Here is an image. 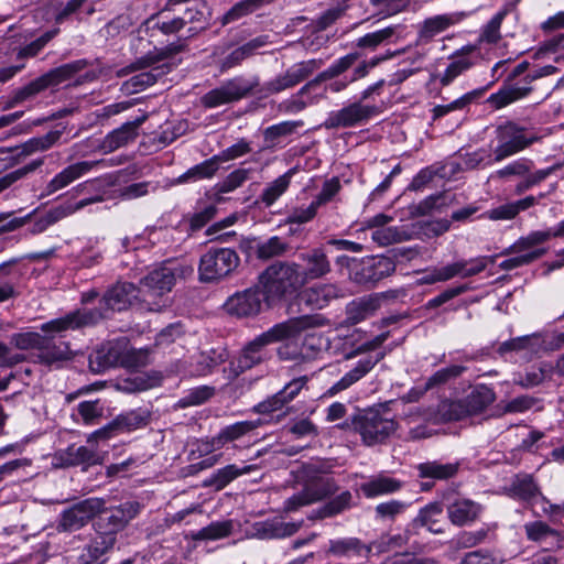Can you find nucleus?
<instances>
[{"label": "nucleus", "mask_w": 564, "mask_h": 564, "mask_svg": "<svg viewBox=\"0 0 564 564\" xmlns=\"http://www.w3.org/2000/svg\"><path fill=\"white\" fill-rule=\"evenodd\" d=\"M105 510L102 498H88L63 510L56 521V530L59 533H72L80 530L97 514Z\"/></svg>", "instance_id": "f8f14e48"}, {"label": "nucleus", "mask_w": 564, "mask_h": 564, "mask_svg": "<svg viewBox=\"0 0 564 564\" xmlns=\"http://www.w3.org/2000/svg\"><path fill=\"white\" fill-rule=\"evenodd\" d=\"M260 283L269 296L279 299L305 285L300 264L289 261H276L269 265L261 273Z\"/></svg>", "instance_id": "6e6552de"}, {"label": "nucleus", "mask_w": 564, "mask_h": 564, "mask_svg": "<svg viewBox=\"0 0 564 564\" xmlns=\"http://www.w3.org/2000/svg\"><path fill=\"white\" fill-rule=\"evenodd\" d=\"M194 269L192 265L177 261H166L150 271L140 280L139 290L148 310L160 312L164 307H167L170 303L164 295L172 291L178 279H186L192 275Z\"/></svg>", "instance_id": "7ed1b4c3"}, {"label": "nucleus", "mask_w": 564, "mask_h": 564, "mask_svg": "<svg viewBox=\"0 0 564 564\" xmlns=\"http://www.w3.org/2000/svg\"><path fill=\"white\" fill-rule=\"evenodd\" d=\"M88 65L86 59H77L48 70L23 87L15 89L6 100L3 109L8 110L25 100L34 98L50 87H55L82 72Z\"/></svg>", "instance_id": "0eeeda50"}, {"label": "nucleus", "mask_w": 564, "mask_h": 564, "mask_svg": "<svg viewBox=\"0 0 564 564\" xmlns=\"http://www.w3.org/2000/svg\"><path fill=\"white\" fill-rule=\"evenodd\" d=\"M11 343L19 349H36L45 343V336L36 332L18 333L11 336Z\"/></svg>", "instance_id": "774afa93"}, {"label": "nucleus", "mask_w": 564, "mask_h": 564, "mask_svg": "<svg viewBox=\"0 0 564 564\" xmlns=\"http://www.w3.org/2000/svg\"><path fill=\"white\" fill-rule=\"evenodd\" d=\"M360 57V54L355 52L347 54L340 58H338L335 63H333L327 69L321 72L315 78L306 83V87L304 90L314 89L321 83L330 80L333 78L338 77L348 70Z\"/></svg>", "instance_id": "ea45409f"}, {"label": "nucleus", "mask_w": 564, "mask_h": 564, "mask_svg": "<svg viewBox=\"0 0 564 564\" xmlns=\"http://www.w3.org/2000/svg\"><path fill=\"white\" fill-rule=\"evenodd\" d=\"M88 65L86 59H77L48 70L23 87L15 89L6 100L3 109L8 110L25 100L34 98L50 87H55L82 72Z\"/></svg>", "instance_id": "423d86ee"}, {"label": "nucleus", "mask_w": 564, "mask_h": 564, "mask_svg": "<svg viewBox=\"0 0 564 564\" xmlns=\"http://www.w3.org/2000/svg\"><path fill=\"white\" fill-rule=\"evenodd\" d=\"M498 145L494 150V162H501L540 140L532 130L513 121H507L496 129Z\"/></svg>", "instance_id": "1a4fd4ad"}, {"label": "nucleus", "mask_w": 564, "mask_h": 564, "mask_svg": "<svg viewBox=\"0 0 564 564\" xmlns=\"http://www.w3.org/2000/svg\"><path fill=\"white\" fill-rule=\"evenodd\" d=\"M550 240V234L546 230H535L531 231L527 236L520 237L516 240L510 247L506 248L501 256H509L512 253H532L540 252L536 257V260L542 258L547 249L541 247V245L545 243Z\"/></svg>", "instance_id": "c756f323"}, {"label": "nucleus", "mask_w": 564, "mask_h": 564, "mask_svg": "<svg viewBox=\"0 0 564 564\" xmlns=\"http://www.w3.org/2000/svg\"><path fill=\"white\" fill-rule=\"evenodd\" d=\"M341 290L332 283H325L310 288L303 292L306 304L314 308L325 307L332 300L340 297Z\"/></svg>", "instance_id": "4c0bfd02"}, {"label": "nucleus", "mask_w": 564, "mask_h": 564, "mask_svg": "<svg viewBox=\"0 0 564 564\" xmlns=\"http://www.w3.org/2000/svg\"><path fill=\"white\" fill-rule=\"evenodd\" d=\"M377 112L375 106H366L361 102H352L328 115L324 122L326 129L350 128L367 121Z\"/></svg>", "instance_id": "6ab92c4d"}, {"label": "nucleus", "mask_w": 564, "mask_h": 564, "mask_svg": "<svg viewBox=\"0 0 564 564\" xmlns=\"http://www.w3.org/2000/svg\"><path fill=\"white\" fill-rule=\"evenodd\" d=\"M137 297L138 291L134 284L129 282L118 283L104 294L98 307L78 308L69 312L62 317L42 324L41 330L62 333L95 326L102 319L108 318L109 313L126 310Z\"/></svg>", "instance_id": "f257e3e1"}, {"label": "nucleus", "mask_w": 564, "mask_h": 564, "mask_svg": "<svg viewBox=\"0 0 564 564\" xmlns=\"http://www.w3.org/2000/svg\"><path fill=\"white\" fill-rule=\"evenodd\" d=\"M442 514L443 509L441 505L434 502L421 509L414 521L415 523L427 528L429 531L440 534L443 533V527L441 521Z\"/></svg>", "instance_id": "de8ad7c7"}, {"label": "nucleus", "mask_w": 564, "mask_h": 564, "mask_svg": "<svg viewBox=\"0 0 564 564\" xmlns=\"http://www.w3.org/2000/svg\"><path fill=\"white\" fill-rule=\"evenodd\" d=\"M45 163V156H41L37 159H34L30 161L29 163L24 164L23 166L11 171L7 173L6 175L0 177V193L4 192L6 189L10 188L13 184H15L18 181L26 177L28 175L34 173L39 169L43 166Z\"/></svg>", "instance_id": "09e8293b"}, {"label": "nucleus", "mask_w": 564, "mask_h": 564, "mask_svg": "<svg viewBox=\"0 0 564 564\" xmlns=\"http://www.w3.org/2000/svg\"><path fill=\"white\" fill-rule=\"evenodd\" d=\"M117 538L109 533L97 532V536L90 541L79 556L80 564H90L110 551L116 544Z\"/></svg>", "instance_id": "e433bc0d"}, {"label": "nucleus", "mask_w": 564, "mask_h": 564, "mask_svg": "<svg viewBox=\"0 0 564 564\" xmlns=\"http://www.w3.org/2000/svg\"><path fill=\"white\" fill-rule=\"evenodd\" d=\"M238 253L230 248H210L199 260L198 274L203 282H217L229 276L239 265Z\"/></svg>", "instance_id": "9b49d317"}, {"label": "nucleus", "mask_w": 564, "mask_h": 564, "mask_svg": "<svg viewBox=\"0 0 564 564\" xmlns=\"http://www.w3.org/2000/svg\"><path fill=\"white\" fill-rule=\"evenodd\" d=\"M529 68V62L524 61L518 64L512 72L509 74L505 84L500 89L491 94L486 102L494 110H500L522 98H525L532 90L533 87L530 85L532 82L540 79L545 76L553 75L557 72V68L553 65H546L529 73L524 78L525 85L519 86L513 84V80L524 74Z\"/></svg>", "instance_id": "39448f33"}, {"label": "nucleus", "mask_w": 564, "mask_h": 564, "mask_svg": "<svg viewBox=\"0 0 564 564\" xmlns=\"http://www.w3.org/2000/svg\"><path fill=\"white\" fill-rule=\"evenodd\" d=\"M63 134V130H52L44 135L34 137L14 148H0V160L9 161L6 167H12L23 163L36 152H43L56 144Z\"/></svg>", "instance_id": "2eb2a0df"}, {"label": "nucleus", "mask_w": 564, "mask_h": 564, "mask_svg": "<svg viewBox=\"0 0 564 564\" xmlns=\"http://www.w3.org/2000/svg\"><path fill=\"white\" fill-rule=\"evenodd\" d=\"M147 118V115H142L133 121H128L118 129L109 132L100 142L99 150L104 153H111L133 142L139 134V128L143 124Z\"/></svg>", "instance_id": "a878e982"}, {"label": "nucleus", "mask_w": 564, "mask_h": 564, "mask_svg": "<svg viewBox=\"0 0 564 564\" xmlns=\"http://www.w3.org/2000/svg\"><path fill=\"white\" fill-rule=\"evenodd\" d=\"M354 424L367 445L384 442L397 430V423L392 419L375 410L358 415Z\"/></svg>", "instance_id": "4468645a"}, {"label": "nucleus", "mask_w": 564, "mask_h": 564, "mask_svg": "<svg viewBox=\"0 0 564 564\" xmlns=\"http://www.w3.org/2000/svg\"><path fill=\"white\" fill-rule=\"evenodd\" d=\"M507 12L508 11L506 9L499 11L487 24L484 25L478 39L479 44H496L500 41V28L507 15Z\"/></svg>", "instance_id": "13d9d810"}, {"label": "nucleus", "mask_w": 564, "mask_h": 564, "mask_svg": "<svg viewBox=\"0 0 564 564\" xmlns=\"http://www.w3.org/2000/svg\"><path fill=\"white\" fill-rule=\"evenodd\" d=\"M455 23L452 15L442 14L426 19L420 30V36L422 39H432L436 34L445 31L448 26Z\"/></svg>", "instance_id": "052dcab7"}, {"label": "nucleus", "mask_w": 564, "mask_h": 564, "mask_svg": "<svg viewBox=\"0 0 564 564\" xmlns=\"http://www.w3.org/2000/svg\"><path fill=\"white\" fill-rule=\"evenodd\" d=\"M416 468L421 478L447 480L456 476L459 469V463L442 464L437 460H433L419 464Z\"/></svg>", "instance_id": "79ce46f5"}, {"label": "nucleus", "mask_w": 564, "mask_h": 564, "mask_svg": "<svg viewBox=\"0 0 564 564\" xmlns=\"http://www.w3.org/2000/svg\"><path fill=\"white\" fill-rule=\"evenodd\" d=\"M232 529L234 522L231 520L216 521L193 533L192 539L195 541L219 540L229 536Z\"/></svg>", "instance_id": "603ef678"}, {"label": "nucleus", "mask_w": 564, "mask_h": 564, "mask_svg": "<svg viewBox=\"0 0 564 564\" xmlns=\"http://www.w3.org/2000/svg\"><path fill=\"white\" fill-rule=\"evenodd\" d=\"M228 314L238 317L256 315L261 308V296L257 289H248L230 296L225 303Z\"/></svg>", "instance_id": "cd10ccee"}, {"label": "nucleus", "mask_w": 564, "mask_h": 564, "mask_svg": "<svg viewBox=\"0 0 564 564\" xmlns=\"http://www.w3.org/2000/svg\"><path fill=\"white\" fill-rule=\"evenodd\" d=\"M61 460L64 466H84V469L102 464L104 454L95 448L87 446H68L61 455Z\"/></svg>", "instance_id": "7c9ffc66"}, {"label": "nucleus", "mask_w": 564, "mask_h": 564, "mask_svg": "<svg viewBox=\"0 0 564 564\" xmlns=\"http://www.w3.org/2000/svg\"><path fill=\"white\" fill-rule=\"evenodd\" d=\"M482 507L469 499H456L447 507V514L451 522L463 527L474 522L479 517Z\"/></svg>", "instance_id": "473e14b6"}, {"label": "nucleus", "mask_w": 564, "mask_h": 564, "mask_svg": "<svg viewBox=\"0 0 564 564\" xmlns=\"http://www.w3.org/2000/svg\"><path fill=\"white\" fill-rule=\"evenodd\" d=\"M59 33L58 28L44 32L41 36L21 47L17 53L18 59L35 57Z\"/></svg>", "instance_id": "bf43d9fd"}, {"label": "nucleus", "mask_w": 564, "mask_h": 564, "mask_svg": "<svg viewBox=\"0 0 564 564\" xmlns=\"http://www.w3.org/2000/svg\"><path fill=\"white\" fill-rule=\"evenodd\" d=\"M511 495L522 500H530L539 492V488L530 475L517 476L510 487Z\"/></svg>", "instance_id": "680f3d73"}, {"label": "nucleus", "mask_w": 564, "mask_h": 564, "mask_svg": "<svg viewBox=\"0 0 564 564\" xmlns=\"http://www.w3.org/2000/svg\"><path fill=\"white\" fill-rule=\"evenodd\" d=\"M171 11L172 9H167V4H165L156 17H151L147 21V24L165 35L177 33L185 26V21L180 15H172Z\"/></svg>", "instance_id": "c03bdc74"}, {"label": "nucleus", "mask_w": 564, "mask_h": 564, "mask_svg": "<svg viewBox=\"0 0 564 564\" xmlns=\"http://www.w3.org/2000/svg\"><path fill=\"white\" fill-rule=\"evenodd\" d=\"M533 166V162L529 159H519L507 164L502 169L497 170L491 177L507 180L511 176H524Z\"/></svg>", "instance_id": "69168bd1"}, {"label": "nucleus", "mask_w": 564, "mask_h": 564, "mask_svg": "<svg viewBox=\"0 0 564 564\" xmlns=\"http://www.w3.org/2000/svg\"><path fill=\"white\" fill-rule=\"evenodd\" d=\"M307 376H301L291 380L279 392L258 403L254 406V411L260 414H269L281 410L284 405L293 401L300 394V392L307 387Z\"/></svg>", "instance_id": "5701e85b"}, {"label": "nucleus", "mask_w": 564, "mask_h": 564, "mask_svg": "<svg viewBox=\"0 0 564 564\" xmlns=\"http://www.w3.org/2000/svg\"><path fill=\"white\" fill-rule=\"evenodd\" d=\"M45 343L41 345L39 352L35 354L36 362H40L45 366H56L59 367L63 362L69 361L74 358V352L69 347V343L59 341L56 343L54 340L55 332L45 333ZM62 332L61 334H63Z\"/></svg>", "instance_id": "393cba45"}, {"label": "nucleus", "mask_w": 564, "mask_h": 564, "mask_svg": "<svg viewBox=\"0 0 564 564\" xmlns=\"http://www.w3.org/2000/svg\"><path fill=\"white\" fill-rule=\"evenodd\" d=\"M496 400L495 391L485 386H477L466 398H464L466 410L468 415H475L481 413Z\"/></svg>", "instance_id": "a19ab883"}, {"label": "nucleus", "mask_w": 564, "mask_h": 564, "mask_svg": "<svg viewBox=\"0 0 564 564\" xmlns=\"http://www.w3.org/2000/svg\"><path fill=\"white\" fill-rule=\"evenodd\" d=\"M400 36L401 25H390L359 37L356 42V46L359 48H368L370 51H375L378 46L384 43L393 42V37Z\"/></svg>", "instance_id": "37998d69"}, {"label": "nucleus", "mask_w": 564, "mask_h": 564, "mask_svg": "<svg viewBox=\"0 0 564 564\" xmlns=\"http://www.w3.org/2000/svg\"><path fill=\"white\" fill-rule=\"evenodd\" d=\"M259 86L260 79L258 76L251 78L236 76L203 95L200 97V105L207 109H213L231 104L248 97L254 93Z\"/></svg>", "instance_id": "9d476101"}, {"label": "nucleus", "mask_w": 564, "mask_h": 564, "mask_svg": "<svg viewBox=\"0 0 564 564\" xmlns=\"http://www.w3.org/2000/svg\"><path fill=\"white\" fill-rule=\"evenodd\" d=\"M220 156L215 155L183 173L178 177V183L196 182L204 178H210L219 169Z\"/></svg>", "instance_id": "49530a36"}, {"label": "nucleus", "mask_w": 564, "mask_h": 564, "mask_svg": "<svg viewBox=\"0 0 564 564\" xmlns=\"http://www.w3.org/2000/svg\"><path fill=\"white\" fill-rule=\"evenodd\" d=\"M100 162L101 161H79L67 165L46 184L47 194L51 195L67 187L89 173L94 167L99 165Z\"/></svg>", "instance_id": "c85d7f7f"}, {"label": "nucleus", "mask_w": 564, "mask_h": 564, "mask_svg": "<svg viewBox=\"0 0 564 564\" xmlns=\"http://www.w3.org/2000/svg\"><path fill=\"white\" fill-rule=\"evenodd\" d=\"M185 48L186 44L183 41L171 43L163 48H155L147 55L138 58L129 66L120 69L118 75L123 76L135 70L150 68L149 70L141 72L140 74L132 76L128 82H126V86L131 90V93H139L155 84L160 77L170 73L172 68L171 64H159L160 62L185 51Z\"/></svg>", "instance_id": "20e7f679"}, {"label": "nucleus", "mask_w": 564, "mask_h": 564, "mask_svg": "<svg viewBox=\"0 0 564 564\" xmlns=\"http://www.w3.org/2000/svg\"><path fill=\"white\" fill-rule=\"evenodd\" d=\"M254 465H246L238 467L235 464L227 465L223 468L217 469L209 478L204 481L205 487H213L215 490H223L228 484L238 478L241 475L248 474L254 470Z\"/></svg>", "instance_id": "58836bf2"}, {"label": "nucleus", "mask_w": 564, "mask_h": 564, "mask_svg": "<svg viewBox=\"0 0 564 564\" xmlns=\"http://www.w3.org/2000/svg\"><path fill=\"white\" fill-rule=\"evenodd\" d=\"M393 297V292H382L351 301L346 306V322L350 325H356L371 317L381 307L383 301Z\"/></svg>", "instance_id": "4be33fe9"}, {"label": "nucleus", "mask_w": 564, "mask_h": 564, "mask_svg": "<svg viewBox=\"0 0 564 564\" xmlns=\"http://www.w3.org/2000/svg\"><path fill=\"white\" fill-rule=\"evenodd\" d=\"M127 338L102 344L89 356V368L95 373H101L111 367H121Z\"/></svg>", "instance_id": "aec40b11"}, {"label": "nucleus", "mask_w": 564, "mask_h": 564, "mask_svg": "<svg viewBox=\"0 0 564 564\" xmlns=\"http://www.w3.org/2000/svg\"><path fill=\"white\" fill-rule=\"evenodd\" d=\"M330 346V339L322 333L307 334L302 343L301 350L305 362L315 359L322 351Z\"/></svg>", "instance_id": "8fccbe9b"}, {"label": "nucleus", "mask_w": 564, "mask_h": 564, "mask_svg": "<svg viewBox=\"0 0 564 564\" xmlns=\"http://www.w3.org/2000/svg\"><path fill=\"white\" fill-rule=\"evenodd\" d=\"M227 360V354L225 349L212 348L207 351H200L194 357L192 364L191 375L197 377L208 376L219 365Z\"/></svg>", "instance_id": "c9c22d12"}, {"label": "nucleus", "mask_w": 564, "mask_h": 564, "mask_svg": "<svg viewBox=\"0 0 564 564\" xmlns=\"http://www.w3.org/2000/svg\"><path fill=\"white\" fill-rule=\"evenodd\" d=\"M290 246L278 236H273L265 241L259 242L256 247V256L261 260L281 257L288 252Z\"/></svg>", "instance_id": "5fc2aeb1"}, {"label": "nucleus", "mask_w": 564, "mask_h": 564, "mask_svg": "<svg viewBox=\"0 0 564 564\" xmlns=\"http://www.w3.org/2000/svg\"><path fill=\"white\" fill-rule=\"evenodd\" d=\"M402 487L403 482L398 478L379 474L361 484L360 489L367 498H376L378 496L394 494Z\"/></svg>", "instance_id": "72a5a7b5"}, {"label": "nucleus", "mask_w": 564, "mask_h": 564, "mask_svg": "<svg viewBox=\"0 0 564 564\" xmlns=\"http://www.w3.org/2000/svg\"><path fill=\"white\" fill-rule=\"evenodd\" d=\"M292 172L279 176L276 180L271 182L261 195V200L267 205L271 206L289 187Z\"/></svg>", "instance_id": "0e129e2a"}, {"label": "nucleus", "mask_w": 564, "mask_h": 564, "mask_svg": "<svg viewBox=\"0 0 564 564\" xmlns=\"http://www.w3.org/2000/svg\"><path fill=\"white\" fill-rule=\"evenodd\" d=\"M384 358V352L379 351L375 355L361 357L337 382H335L326 392V397H334L341 391L349 389L364 377H366L375 366Z\"/></svg>", "instance_id": "412c9836"}, {"label": "nucleus", "mask_w": 564, "mask_h": 564, "mask_svg": "<svg viewBox=\"0 0 564 564\" xmlns=\"http://www.w3.org/2000/svg\"><path fill=\"white\" fill-rule=\"evenodd\" d=\"M372 551V543L370 545H364L357 539L333 541L329 546V552L337 556L367 557Z\"/></svg>", "instance_id": "a18cd8bd"}, {"label": "nucleus", "mask_w": 564, "mask_h": 564, "mask_svg": "<svg viewBox=\"0 0 564 564\" xmlns=\"http://www.w3.org/2000/svg\"><path fill=\"white\" fill-rule=\"evenodd\" d=\"M327 324V318L321 314L303 315L275 324L242 348L237 359V368L240 372L249 370L269 359L267 349L269 345L293 339L308 328L322 327Z\"/></svg>", "instance_id": "f03ea898"}, {"label": "nucleus", "mask_w": 564, "mask_h": 564, "mask_svg": "<svg viewBox=\"0 0 564 564\" xmlns=\"http://www.w3.org/2000/svg\"><path fill=\"white\" fill-rule=\"evenodd\" d=\"M150 350L148 348L135 349L127 340L121 367L127 369H138L149 364Z\"/></svg>", "instance_id": "e2e57ef3"}, {"label": "nucleus", "mask_w": 564, "mask_h": 564, "mask_svg": "<svg viewBox=\"0 0 564 564\" xmlns=\"http://www.w3.org/2000/svg\"><path fill=\"white\" fill-rule=\"evenodd\" d=\"M300 522H283L279 520H267L257 522L253 525L254 534L259 539H283L295 534L302 527Z\"/></svg>", "instance_id": "2f4dec72"}, {"label": "nucleus", "mask_w": 564, "mask_h": 564, "mask_svg": "<svg viewBox=\"0 0 564 564\" xmlns=\"http://www.w3.org/2000/svg\"><path fill=\"white\" fill-rule=\"evenodd\" d=\"M260 421H240L223 427L217 435L199 442L200 452L206 454L220 449L226 444L242 440L260 426Z\"/></svg>", "instance_id": "a211bd4d"}, {"label": "nucleus", "mask_w": 564, "mask_h": 564, "mask_svg": "<svg viewBox=\"0 0 564 564\" xmlns=\"http://www.w3.org/2000/svg\"><path fill=\"white\" fill-rule=\"evenodd\" d=\"M304 267H300L304 284L310 281L322 279L332 271L330 260L323 247L313 248L300 254Z\"/></svg>", "instance_id": "b1692460"}, {"label": "nucleus", "mask_w": 564, "mask_h": 564, "mask_svg": "<svg viewBox=\"0 0 564 564\" xmlns=\"http://www.w3.org/2000/svg\"><path fill=\"white\" fill-rule=\"evenodd\" d=\"M142 506L138 501H126L119 506L110 507L102 511L95 523L96 532L116 534L122 531L141 511Z\"/></svg>", "instance_id": "f3484780"}, {"label": "nucleus", "mask_w": 564, "mask_h": 564, "mask_svg": "<svg viewBox=\"0 0 564 564\" xmlns=\"http://www.w3.org/2000/svg\"><path fill=\"white\" fill-rule=\"evenodd\" d=\"M304 488L311 498L314 499V502L323 500L324 498L335 494L337 490L333 479L324 476L308 480Z\"/></svg>", "instance_id": "4d7b16f0"}, {"label": "nucleus", "mask_w": 564, "mask_h": 564, "mask_svg": "<svg viewBox=\"0 0 564 564\" xmlns=\"http://www.w3.org/2000/svg\"><path fill=\"white\" fill-rule=\"evenodd\" d=\"M438 414L445 421H459L468 415L464 399L462 400H444L438 405Z\"/></svg>", "instance_id": "338daca9"}, {"label": "nucleus", "mask_w": 564, "mask_h": 564, "mask_svg": "<svg viewBox=\"0 0 564 564\" xmlns=\"http://www.w3.org/2000/svg\"><path fill=\"white\" fill-rule=\"evenodd\" d=\"M475 65V59L466 54H456L452 57L444 74L440 78L443 86L449 85L456 77L468 70Z\"/></svg>", "instance_id": "3c124183"}, {"label": "nucleus", "mask_w": 564, "mask_h": 564, "mask_svg": "<svg viewBox=\"0 0 564 564\" xmlns=\"http://www.w3.org/2000/svg\"><path fill=\"white\" fill-rule=\"evenodd\" d=\"M529 541L545 544L546 551H557L564 547V534L551 528L546 522L538 520L524 524Z\"/></svg>", "instance_id": "bb28decb"}, {"label": "nucleus", "mask_w": 564, "mask_h": 564, "mask_svg": "<svg viewBox=\"0 0 564 564\" xmlns=\"http://www.w3.org/2000/svg\"><path fill=\"white\" fill-rule=\"evenodd\" d=\"M322 64L323 62L319 59L296 63L254 91L268 97L291 89L307 79L315 70L321 68Z\"/></svg>", "instance_id": "ddd939ff"}, {"label": "nucleus", "mask_w": 564, "mask_h": 564, "mask_svg": "<svg viewBox=\"0 0 564 564\" xmlns=\"http://www.w3.org/2000/svg\"><path fill=\"white\" fill-rule=\"evenodd\" d=\"M395 271V263L388 257H370L352 262L350 279L361 285L373 286Z\"/></svg>", "instance_id": "dca6fc26"}, {"label": "nucleus", "mask_w": 564, "mask_h": 564, "mask_svg": "<svg viewBox=\"0 0 564 564\" xmlns=\"http://www.w3.org/2000/svg\"><path fill=\"white\" fill-rule=\"evenodd\" d=\"M272 0H241L236 3L228 12L221 18V24L226 25L235 22L248 14H251L257 9L265 3H270Z\"/></svg>", "instance_id": "864d4df0"}, {"label": "nucleus", "mask_w": 564, "mask_h": 564, "mask_svg": "<svg viewBox=\"0 0 564 564\" xmlns=\"http://www.w3.org/2000/svg\"><path fill=\"white\" fill-rule=\"evenodd\" d=\"M351 494L349 491H344L338 495L336 498L330 500L328 503L323 506L321 509L313 511L308 519H324L328 517H333L335 514L340 513L343 510L347 509L350 505Z\"/></svg>", "instance_id": "6e6d98bb"}, {"label": "nucleus", "mask_w": 564, "mask_h": 564, "mask_svg": "<svg viewBox=\"0 0 564 564\" xmlns=\"http://www.w3.org/2000/svg\"><path fill=\"white\" fill-rule=\"evenodd\" d=\"M268 43L269 36L260 35L237 47L223 59L220 64L221 72L240 65L245 59L254 55L258 50L265 46Z\"/></svg>", "instance_id": "f704fd0d"}]
</instances>
